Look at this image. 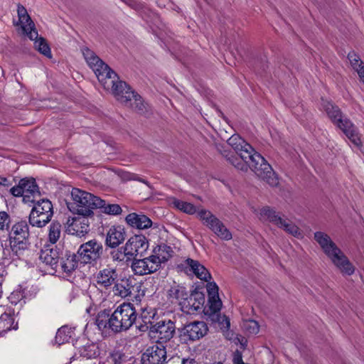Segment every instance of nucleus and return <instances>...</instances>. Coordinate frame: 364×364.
I'll return each instance as SVG.
<instances>
[{
	"instance_id": "5701e85b",
	"label": "nucleus",
	"mask_w": 364,
	"mask_h": 364,
	"mask_svg": "<svg viewBox=\"0 0 364 364\" xmlns=\"http://www.w3.org/2000/svg\"><path fill=\"white\" fill-rule=\"evenodd\" d=\"M125 221L130 227L138 230H145L151 227L152 221L144 214L132 213L125 218Z\"/></svg>"
},
{
	"instance_id": "dca6fc26",
	"label": "nucleus",
	"mask_w": 364,
	"mask_h": 364,
	"mask_svg": "<svg viewBox=\"0 0 364 364\" xmlns=\"http://www.w3.org/2000/svg\"><path fill=\"white\" fill-rule=\"evenodd\" d=\"M118 276L116 267L107 265L96 274L95 281L100 287L108 289L113 286L115 282H117Z\"/></svg>"
},
{
	"instance_id": "4c0bfd02",
	"label": "nucleus",
	"mask_w": 364,
	"mask_h": 364,
	"mask_svg": "<svg viewBox=\"0 0 364 364\" xmlns=\"http://www.w3.org/2000/svg\"><path fill=\"white\" fill-rule=\"evenodd\" d=\"M126 361V356L119 350L110 352L102 364H123Z\"/></svg>"
},
{
	"instance_id": "7c9ffc66",
	"label": "nucleus",
	"mask_w": 364,
	"mask_h": 364,
	"mask_svg": "<svg viewBox=\"0 0 364 364\" xmlns=\"http://www.w3.org/2000/svg\"><path fill=\"white\" fill-rule=\"evenodd\" d=\"M58 267L66 274H70L77 267V260L75 254H66L65 257H62Z\"/></svg>"
},
{
	"instance_id": "2eb2a0df",
	"label": "nucleus",
	"mask_w": 364,
	"mask_h": 364,
	"mask_svg": "<svg viewBox=\"0 0 364 364\" xmlns=\"http://www.w3.org/2000/svg\"><path fill=\"white\" fill-rule=\"evenodd\" d=\"M207 324L204 321H193L184 326L181 336L185 341H196L203 338L208 332Z\"/></svg>"
},
{
	"instance_id": "423d86ee",
	"label": "nucleus",
	"mask_w": 364,
	"mask_h": 364,
	"mask_svg": "<svg viewBox=\"0 0 364 364\" xmlns=\"http://www.w3.org/2000/svg\"><path fill=\"white\" fill-rule=\"evenodd\" d=\"M137 313L131 303H123L118 306L110 316L109 329L114 333L129 330L136 322Z\"/></svg>"
},
{
	"instance_id": "473e14b6",
	"label": "nucleus",
	"mask_w": 364,
	"mask_h": 364,
	"mask_svg": "<svg viewBox=\"0 0 364 364\" xmlns=\"http://www.w3.org/2000/svg\"><path fill=\"white\" fill-rule=\"evenodd\" d=\"M348 58L353 70H355L360 80L364 83V63L355 52H350Z\"/></svg>"
},
{
	"instance_id": "bb28decb",
	"label": "nucleus",
	"mask_w": 364,
	"mask_h": 364,
	"mask_svg": "<svg viewBox=\"0 0 364 364\" xmlns=\"http://www.w3.org/2000/svg\"><path fill=\"white\" fill-rule=\"evenodd\" d=\"M151 255L158 267H160L162 262H166L172 255V248L165 244L158 245L153 251Z\"/></svg>"
},
{
	"instance_id": "ea45409f",
	"label": "nucleus",
	"mask_w": 364,
	"mask_h": 364,
	"mask_svg": "<svg viewBox=\"0 0 364 364\" xmlns=\"http://www.w3.org/2000/svg\"><path fill=\"white\" fill-rule=\"evenodd\" d=\"M61 233V225L58 221L51 223L49 227L48 240L52 244H55L60 238Z\"/></svg>"
},
{
	"instance_id": "603ef678",
	"label": "nucleus",
	"mask_w": 364,
	"mask_h": 364,
	"mask_svg": "<svg viewBox=\"0 0 364 364\" xmlns=\"http://www.w3.org/2000/svg\"><path fill=\"white\" fill-rule=\"evenodd\" d=\"M225 321V324H226V328H228L230 327V321L229 319L227 318V317H224L223 319V321L222 323Z\"/></svg>"
},
{
	"instance_id": "a211bd4d",
	"label": "nucleus",
	"mask_w": 364,
	"mask_h": 364,
	"mask_svg": "<svg viewBox=\"0 0 364 364\" xmlns=\"http://www.w3.org/2000/svg\"><path fill=\"white\" fill-rule=\"evenodd\" d=\"M205 303V296L202 292L195 291L187 295L181 301V309L187 313H193L201 309Z\"/></svg>"
},
{
	"instance_id": "39448f33",
	"label": "nucleus",
	"mask_w": 364,
	"mask_h": 364,
	"mask_svg": "<svg viewBox=\"0 0 364 364\" xmlns=\"http://www.w3.org/2000/svg\"><path fill=\"white\" fill-rule=\"evenodd\" d=\"M71 199L67 203L68 208L73 213L82 216L92 215L93 210L102 203L100 198L79 188L72 189Z\"/></svg>"
},
{
	"instance_id": "864d4df0",
	"label": "nucleus",
	"mask_w": 364,
	"mask_h": 364,
	"mask_svg": "<svg viewBox=\"0 0 364 364\" xmlns=\"http://www.w3.org/2000/svg\"><path fill=\"white\" fill-rule=\"evenodd\" d=\"M138 181L148 185V182L144 179H138Z\"/></svg>"
},
{
	"instance_id": "4468645a",
	"label": "nucleus",
	"mask_w": 364,
	"mask_h": 364,
	"mask_svg": "<svg viewBox=\"0 0 364 364\" xmlns=\"http://www.w3.org/2000/svg\"><path fill=\"white\" fill-rule=\"evenodd\" d=\"M166 360V350L161 344L149 347L141 356V364H164Z\"/></svg>"
},
{
	"instance_id": "37998d69",
	"label": "nucleus",
	"mask_w": 364,
	"mask_h": 364,
	"mask_svg": "<svg viewBox=\"0 0 364 364\" xmlns=\"http://www.w3.org/2000/svg\"><path fill=\"white\" fill-rule=\"evenodd\" d=\"M212 231L222 240H230L232 239L231 232L220 220L219 225H217Z\"/></svg>"
},
{
	"instance_id": "7ed1b4c3",
	"label": "nucleus",
	"mask_w": 364,
	"mask_h": 364,
	"mask_svg": "<svg viewBox=\"0 0 364 364\" xmlns=\"http://www.w3.org/2000/svg\"><path fill=\"white\" fill-rule=\"evenodd\" d=\"M82 54L105 90L109 91L113 88L117 82L119 80L117 73L90 49L87 48L83 49Z\"/></svg>"
},
{
	"instance_id": "0eeeda50",
	"label": "nucleus",
	"mask_w": 364,
	"mask_h": 364,
	"mask_svg": "<svg viewBox=\"0 0 364 364\" xmlns=\"http://www.w3.org/2000/svg\"><path fill=\"white\" fill-rule=\"evenodd\" d=\"M17 13L23 33L31 40L35 41L34 46L41 53L49 58H51L52 54L48 44L43 38H38V31L35 28V24L28 14L25 7L21 5H18Z\"/></svg>"
},
{
	"instance_id": "1a4fd4ad",
	"label": "nucleus",
	"mask_w": 364,
	"mask_h": 364,
	"mask_svg": "<svg viewBox=\"0 0 364 364\" xmlns=\"http://www.w3.org/2000/svg\"><path fill=\"white\" fill-rule=\"evenodd\" d=\"M33 203L28 216L29 224L32 227L43 228L52 219L53 215V205L48 199H41Z\"/></svg>"
},
{
	"instance_id": "393cba45",
	"label": "nucleus",
	"mask_w": 364,
	"mask_h": 364,
	"mask_svg": "<svg viewBox=\"0 0 364 364\" xmlns=\"http://www.w3.org/2000/svg\"><path fill=\"white\" fill-rule=\"evenodd\" d=\"M186 263L190 270L200 279L208 282L211 279V274L208 269L198 261L192 259H187Z\"/></svg>"
},
{
	"instance_id": "f03ea898",
	"label": "nucleus",
	"mask_w": 364,
	"mask_h": 364,
	"mask_svg": "<svg viewBox=\"0 0 364 364\" xmlns=\"http://www.w3.org/2000/svg\"><path fill=\"white\" fill-rule=\"evenodd\" d=\"M314 239L326 257L342 274L350 276L354 274L355 267L328 235L321 231L316 232Z\"/></svg>"
},
{
	"instance_id": "09e8293b",
	"label": "nucleus",
	"mask_w": 364,
	"mask_h": 364,
	"mask_svg": "<svg viewBox=\"0 0 364 364\" xmlns=\"http://www.w3.org/2000/svg\"><path fill=\"white\" fill-rule=\"evenodd\" d=\"M154 314L153 312H148L146 309H143L140 316V318L145 324H151V319L153 318Z\"/></svg>"
},
{
	"instance_id": "a878e982",
	"label": "nucleus",
	"mask_w": 364,
	"mask_h": 364,
	"mask_svg": "<svg viewBox=\"0 0 364 364\" xmlns=\"http://www.w3.org/2000/svg\"><path fill=\"white\" fill-rule=\"evenodd\" d=\"M188 293V291L184 286L174 283L168 290V296L171 302H178L181 306V301L186 299Z\"/></svg>"
},
{
	"instance_id": "5fc2aeb1",
	"label": "nucleus",
	"mask_w": 364,
	"mask_h": 364,
	"mask_svg": "<svg viewBox=\"0 0 364 364\" xmlns=\"http://www.w3.org/2000/svg\"><path fill=\"white\" fill-rule=\"evenodd\" d=\"M213 364H223V363H222L221 362H215V363H214Z\"/></svg>"
},
{
	"instance_id": "cd10ccee",
	"label": "nucleus",
	"mask_w": 364,
	"mask_h": 364,
	"mask_svg": "<svg viewBox=\"0 0 364 364\" xmlns=\"http://www.w3.org/2000/svg\"><path fill=\"white\" fill-rule=\"evenodd\" d=\"M259 220L263 221H268L275 225L277 227L279 224H281V221L283 218H282L275 210L271 208L269 206L263 207L260 209L259 213Z\"/></svg>"
},
{
	"instance_id": "c756f323",
	"label": "nucleus",
	"mask_w": 364,
	"mask_h": 364,
	"mask_svg": "<svg viewBox=\"0 0 364 364\" xmlns=\"http://www.w3.org/2000/svg\"><path fill=\"white\" fill-rule=\"evenodd\" d=\"M198 217L202 221L203 224L208 228L211 231L219 225L220 220L210 211L201 209L198 211Z\"/></svg>"
},
{
	"instance_id": "ddd939ff",
	"label": "nucleus",
	"mask_w": 364,
	"mask_h": 364,
	"mask_svg": "<svg viewBox=\"0 0 364 364\" xmlns=\"http://www.w3.org/2000/svg\"><path fill=\"white\" fill-rule=\"evenodd\" d=\"M149 248V241L143 235H134L129 238L122 247L127 259H134L143 256Z\"/></svg>"
},
{
	"instance_id": "a19ab883",
	"label": "nucleus",
	"mask_w": 364,
	"mask_h": 364,
	"mask_svg": "<svg viewBox=\"0 0 364 364\" xmlns=\"http://www.w3.org/2000/svg\"><path fill=\"white\" fill-rule=\"evenodd\" d=\"M173 204L174 207H176L177 209L186 213L191 215L194 214L196 213H198L196 207L191 203L175 199L173 201Z\"/></svg>"
},
{
	"instance_id": "c85d7f7f",
	"label": "nucleus",
	"mask_w": 364,
	"mask_h": 364,
	"mask_svg": "<svg viewBox=\"0 0 364 364\" xmlns=\"http://www.w3.org/2000/svg\"><path fill=\"white\" fill-rule=\"evenodd\" d=\"M132 287L128 279H122L119 282H115L112 291L114 296L126 298L131 296Z\"/></svg>"
},
{
	"instance_id": "6e6552de",
	"label": "nucleus",
	"mask_w": 364,
	"mask_h": 364,
	"mask_svg": "<svg viewBox=\"0 0 364 364\" xmlns=\"http://www.w3.org/2000/svg\"><path fill=\"white\" fill-rule=\"evenodd\" d=\"M109 91L119 102L131 107L136 112L142 114L146 110V104L144 103L141 97L132 90L124 81L119 80Z\"/></svg>"
},
{
	"instance_id": "9b49d317",
	"label": "nucleus",
	"mask_w": 364,
	"mask_h": 364,
	"mask_svg": "<svg viewBox=\"0 0 364 364\" xmlns=\"http://www.w3.org/2000/svg\"><path fill=\"white\" fill-rule=\"evenodd\" d=\"M102 253V245L96 240H91L81 245L77 251L80 260L84 264L96 263L101 258Z\"/></svg>"
},
{
	"instance_id": "58836bf2",
	"label": "nucleus",
	"mask_w": 364,
	"mask_h": 364,
	"mask_svg": "<svg viewBox=\"0 0 364 364\" xmlns=\"http://www.w3.org/2000/svg\"><path fill=\"white\" fill-rule=\"evenodd\" d=\"M326 111L328 117L335 125L340 122V119H342L344 117L340 109L331 104H328L326 106Z\"/></svg>"
},
{
	"instance_id": "a18cd8bd",
	"label": "nucleus",
	"mask_w": 364,
	"mask_h": 364,
	"mask_svg": "<svg viewBox=\"0 0 364 364\" xmlns=\"http://www.w3.org/2000/svg\"><path fill=\"white\" fill-rule=\"evenodd\" d=\"M244 331L250 335H255L259 332V326L255 320H247L242 323Z\"/></svg>"
},
{
	"instance_id": "de8ad7c7",
	"label": "nucleus",
	"mask_w": 364,
	"mask_h": 364,
	"mask_svg": "<svg viewBox=\"0 0 364 364\" xmlns=\"http://www.w3.org/2000/svg\"><path fill=\"white\" fill-rule=\"evenodd\" d=\"M127 257L125 252H122L120 250H115L111 252V257L114 262H122Z\"/></svg>"
},
{
	"instance_id": "b1692460",
	"label": "nucleus",
	"mask_w": 364,
	"mask_h": 364,
	"mask_svg": "<svg viewBox=\"0 0 364 364\" xmlns=\"http://www.w3.org/2000/svg\"><path fill=\"white\" fill-rule=\"evenodd\" d=\"M206 289L208 295V304L213 313L219 311L222 307V301L218 294V287L214 282H208Z\"/></svg>"
},
{
	"instance_id": "8fccbe9b",
	"label": "nucleus",
	"mask_w": 364,
	"mask_h": 364,
	"mask_svg": "<svg viewBox=\"0 0 364 364\" xmlns=\"http://www.w3.org/2000/svg\"><path fill=\"white\" fill-rule=\"evenodd\" d=\"M14 178L11 176L9 177H2L0 176V190L4 188H7L13 185Z\"/></svg>"
},
{
	"instance_id": "f8f14e48",
	"label": "nucleus",
	"mask_w": 364,
	"mask_h": 364,
	"mask_svg": "<svg viewBox=\"0 0 364 364\" xmlns=\"http://www.w3.org/2000/svg\"><path fill=\"white\" fill-rule=\"evenodd\" d=\"M175 323L171 320H162L149 327L151 336L157 341V344L169 341L175 334Z\"/></svg>"
},
{
	"instance_id": "72a5a7b5",
	"label": "nucleus",
	"mask_w": 364,
	"mask_h": 364,
	"mask_svg": "<svg viewBox=\"0 0 364 364\" xmlns=\"http://www.w3.org/2000/svg\"><path fill=\"white\" fill-rule=\"evenodd\" d=\"M74 329L67 326L60 328L55 335V343L60 346L69 342L70 339L74 336Z\"/></svg>"
},
{
	"instance_id": "3c124183",
	"label": "nucleus",
	"mask_w": 364,
	"mask_h": 364,
	"mask_svg": "<svg viewBox=\"0 0 364 364\" xmlns=\"http://www.w3.org/2000/svg\"><path fill=\"white\" fill-rule=\"evenodd\" d=\"M181 364H198V363L193 358H186V359L182 360Z\"/></svg>"
},
{
	"instance_id": "e433bc0d",
	"label": "nucleus",
	"mask_w": 364,
	"mask_h": 364,
	"mask_svg": "<svg viewBox=\"0 0 364 364\" xmlns=\"http://www.w3.org/2000/svg\"><path fill=\"white\" fill-rule=\"evenodd\" d=\"M102 203L97 205V208L101 209L103 213L110 215H119L122 210L119 205L114 203H107L105 200H102Z\"/></svg>"
},
{
	"instance_id": "4be33fe9",
	"label": "nucleus",
	"mask_w": 364,
	"mask_h": 364,
	"mask_svg": "<svg viewBox=\"0 0 364 364\" xmlns=\"http://www.w3.org/2000/svg\"><path fill=\"white\" fill-rule=\"evenodd\" d=\"M59 259V252L55 247H45L40 252L39 259L53 270L57 271Z\"/></svg>"
},
{
	"instance_id": "9d476101",
	"label": "nucleus",
	"mask_w": 364,
	"mask_h": 364,
	"mask_svg": "<svg viewBox=\"0 0 364 364\" xmlns=\"http://www.w3.org/2000/svg\"><path fill=\"white\" fill-rule=\"evenodd\" d=\"M10 193L15 197H22L24 203H35L41 195L36 179L32 177L21 179L17 186L10 188Z\"/></svg>"
},
{
	"instance_id": "412c9836",
	"label": "nucleus",
	"mask_w": 364,
	"mask_h": 364,
	"mask_svg": "<svg viewBox=\"0 0 364 364\" xmlns=\"http://www.w3.org/2000/svg\"><path fill=\"white\" fill-rule=\"evenodd\" d=\"M126 237V232L122 225H112L107 232L105 245L110 248H116L122 244Z\"/></svg>"
},
{
	"instance_id": "f3484780",
	"label": "nucleus",
	"mask_w": 364,
	"mask_h": 364,
	"mask_svg": "<svg viewBox=\"0 0 364 364\" xmlns=\"http://www.w3.org/2000/svg\"><path fill=\"white\" fill-rule=\"evenodd\" d=\"M131 267L135 274L140 276L151 274L159 269L151 255L144 259H134Z\"/></svg>"
},
{
	"instance_id": "49530a36",
	"label": "nucleus",
	"mask_w": 364,
	"mask_h": 364,
	"mask_svg": "<svg viewBox=\"0 0 364 364\" xmlns=\"http://www.w3.org/2000/svg\"><path fill=\"white\" fill-rule=\"evenodd\" d=\"M24 297V293L21 289L14 290L8 297L9 302L16 305L21 301Z\"/></svg>"
},
{
	"instance_id": "f257e3e1",
	"label": "nucleus",
	"mask_w": 364,
	"mask_h": 364,
	"mask_svg": "<svg viewBox=\"0 0 364 364\" xmlns=\"http://www.w3.org/2000/svg\"><path fill=\"white\" fill-rule=\"evenodd\" d=\"M228 144L239 155L224 151L223 156L235 168L243 172L250 168L257 177L270 186L276 187L279 178L267 160L240 135L233 134L228 139Z\"/></svg>"
},
{
	"instance_id": "aec40b11",
	"label": "nucleus",
	"mask_w": 364,
	"mask_h": 364,
	"mask_svg": "<svg viewBox=\"0 0 364 364\" xmlns=\"http://www.w3.org/2000/svg\"><path fill=\"white\" fill-rule=\"evenodd\" d=\"M87 217L77 216L68 218L66 223L68 232L77 236L84 235L85 233H87L90 230Z\"/></svg>"
},
{
	"instance_id": "2f4dec72",
	"label": "nucleus",
	"mask_w": 364,
	"mask_h": 364,
	"mask_svg": "<svg viewBox=\"0 0 364 364\" xmlns=\"http://www.w3.org/2000/svg\"><path fill=\"white\" fill-rule=\"evenodd\" d=\"M80 356L85 359H94L100 355L98 346L96 343H87L79 348Z\"/></svg>"
},
{
	"instance_id": "c03bdc74",
	"label": "nucleus",
	"mask_w": 364,
	"mask_h": 364,
	"mask_svg": "<svg viewBox=\"0 0 364 364\" xmlns=\"http://www.w3.org/2000/svg\"><path fill=\"white\" fill-rule=\"evenodd\" d=\"M11 218L6 211H0V233L8 232L10 228Z\"/></svg>"
},
{
	"instance_id": "20e7f679",
	"label": "nucleus",
	"mask_w": 364,
	"mask_h": 364,
	"mask_svg": "<svg viewBox=\"0 0 364 364\" xmlns=\"http://www.w3.org/2000/svg\"><path fill=\"white\" fill-rule=\"evenodd\" d=\"M8 232L9 249L12 257L20 259L29 247L30 233L28 222L23 219L15 221Z\"/></svg>"
},
{
	"instance_id": "c9c22d12",
	"label": "nucleus",
	"mask_w": 364,
	"mask_h": 364,
	"mask_svg": "<svg viewBox=\"0 0 364 364\" xmlns=\"http://www.w3.org/2000/svg\"><path fill=\"white\" fill-rule=\"evenodd\" d=\"M17 324L14 326V318L7 314H4L0 317V335L6 333L11 329H16Z\"/></svg>"
},
{
	"instance_id": "79ce46f5",
	"label": "nucleus",
	"mask_w": 364,
	"mask_h": 364,
	"mask_svg": "<svg viewBox=\"0 0 364 364\" xmlns=\"http://www.w3.org/2000/svg\"><path fill=\"white\" fill-rule=\"evenodd\" d=\"M110 314L108 310L101 311L96 318V324L100 329L109 328Z\"/></svg>"
},
{
	"instance_id": "f704fd0d",
	"label": "nucleus",
	"mask_w": 364,
	"mask_h": 364,
	"mask_svg": "<svg viewBox=\"0 0 364 364\" xmlns=\"http://www.w3.org/2000/svg\"><path fill=\"white\" fill-rule=\"evenodd\" d=\"M278 228L283 229L285 232L296 238H301L303 237L301 230L295 224L287 219L283 218L281 221V224L278 225Z\"/></svg>"
},
{
	"instance_id": "6ab92c4d",
	"label": "nucleus",
	"mask_w": 364,
	"mask_h": 364,
	"mask_svg": "<svg viewBox=\"0 0 364 364\" xmlns=\"http://www.w3.org/2000/svg\"><path fill=\"white\" fill-rule=\"evenodd\" d=\"M339 121L336 126L345 134L355 146H360L362 145L361 139L358 129L354 124L346 117Z\"/></svg>"
}]
</instances>
